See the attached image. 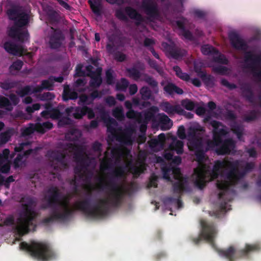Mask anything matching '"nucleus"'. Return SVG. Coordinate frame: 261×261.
Returning <instances> with one entry per match:
<instances>
[{
	"mask_svg": "<svg viewBox=\"0 0 261 261\" xmlns=\"http://www.w3.org/2000/svg\"><path fill=\"white\" fill-rule=\"evenodd\" d=\"M113 116L118 120H123L124 119V115L123 110L120 107H116L112 111Z\"/></svg>",
	"mask_w": 261,
	"mask_h": 261,
	"instance_id": "obj_55",
	"label": "nucleus"
},
{
	"mask_svg": "<svg viewBox=\"0 0 261 261\" xmlns=\"http://www.w3.org/2000/svg\"><path fill=\"white\" fill-rule=\"evenodd\" d=\"M16 93L21 97H23L25 95L35 93L33 92V89H32V86L29 85L23 87L20 90L17 91Z\"/></svg>",
	"mask_w": 261,
	"mask_h": 261,
	"instance_id": "obj_48",
	"label": "nucleus"
},
{
	"mask_svg": "<svg viewBox=\"0 0 261 261\" xmlns=\"http://www.w3.org/2000/svg\"><path fill=\"white\" fill-rule=\"evenodd\" d=\"M97 73L90 76V86L93 88H98L102 83V79L101 77V68H97Z\"/></svg>",
	"mask_w": 261,
	"mask_h": 261,
	"instance_id": "obj_31",
	"label": "nucleus"
},
{
	"mask_svg": "<svg viewBox=\"0 0 261 261\" xmlns=\"http://www.w3.org/2000/svg\"><path fill=\"white\" fill-rule=\"evenodd\" d=\"M182 19L184 20H186L184 17ZM176 24L178 29L181 31V35L185 39L190 41H193L194 40V37L192 33L189 30L186 29L185 21L177 20Z\"/></svg>",
	"mask_w": 261,
	"mask_h": 261,
	"instance_id": "obj_24",
	"label": "nucleus"
},
{
	"mask_svg": "<svg viewBox=\"0 0 261 261\" xmlns=\"http://www.w3.org/2000/svg\"><path fill=\"white\" fill-rule=\"evenodd\" d=\"M62 113L57 108H54L50 110V118L53 119H59L62 116Z\"/></svg>",
	"mask_w": 261,
	"mask_h": 261,
	"instance_id": "obj_64",
	"label": "nucleus"
},
{
	"mask_svg": "<svg viewBox=\"0 0 261 261\" xmlns=\"http://www.w3.org/2000/svg\"><path fill=\"white\" fill-rule=\"evenodd\" d=\"M232 132L236 135L239 140H242L244 131L243 126L237 123V121L232 122L230 125Z\"/></svg>",
	"mask_w": 261,
	"mask_h": 261,
	"instance_id": "obj_34",
	"label": "nucleus"
},
{
	"mask_svg": "<svg viewBox=\"0 0 261 261\" xmlns=\"http://www.w3.org/2000/svg\"><path fill=\"white\" fill-rule=\"evenodd\" d=\"M20 248L29 252L32 256L42 261H48L55 258V253L46 243L32 241L31 244H28L22 242L20 244Z\"/></svg>",
	"mask_w": 261,
	"mask_h": 261,
	"instance_id": "obj_5",
	"label": "nucleus"
},
{
	"mask_svg": "<svg viewBox=\"0 0 261 261\" xmlns=\"http://www.w3.org/2000/svg\"><path fill=\"white\" fill-rule=\"evenodd\" d=\"M35 131L38 132L37 124L30 123L28 127H25L22 130V135L23 136H28L33 134Z\"/></svg>",
	"mask_w": 261,
	"mask_h": 261,
	"instance_id": "obj_51",
	"label": "nucleus"
},
{
	"mask_svg": "<svg viewBox=\"0 0 261 261\" xmlns=\"http://www.w3.org/2000/svg\"><path fill=\"white\" fill-rule=\"evenodd\" d=\"M170 148L175 151L177 154H181L184 152V143L181 140L173 141L170 145Z\"/></svg>",
	"mask_w": 261,
	"mask_h": 261,
	"instance_id": "obj_39",
	"label": "nucleus"
},
{
	"mask_svg": "<svg viewBox=\"0 0 261 261\" xmlns=\"http://www.w3.org/2000/svg\"><path fill=\"white\" fill-rule=\"evenodd\" d=\"M246 68L250 69L253 77L261 82V54L256 55L251 51L246 52L244 56Z\"/></svg>",
	"mask_w": 261,
	"mask_h": 261,
	"instance_id": "obj_9",
	"label": "nucleus"
},
{
	"mask_svg": "<svg viewBox=\"0 0 261 261\" xmlns=\"http://www.w3.org/2000/svg\"><path fill=\"white\" fill-rule=\"evenodd\" d=\"M16 86V83L14 82H1L0 87L5 90H8L14 88Z\"/></svg>",
	"mask_w": 261,
	"mask_h": 261,
	"instance_id": "obj_62",
	"label": "nucleus"
},
{
	"mask_svg": "<svg viewBox=\"0 0 261 261\" xmlns=\"http://www.w3.org/2000/svg\"><path fill=\"white\" fill-rule=\"evenodd\" d=\"M129 153V150L122 149L120 147L114 148L111 150L112 158L115 159L116 162H120L122 158Z\"/></svg>",
	"mask_w": 261,
	"mask_h": 261,
	"instance_id": "obj_28",
	"label": "nucleus"
},
{
	"mask_svg": "<svg viewBox=\"0 0 261 261\" xmlns=\"http://www.w3.org/2000/svg\"><path fill=\"white\" fill-rule=\"evenodd\" d=\"M242 162L239 160L228 161L226 163L229 170L225 174L227 180L219 181L217 188L220 191L218 194V198L221 201L220 207L223 211L229 210L228 202L231 201L236 191L232 186L236 185L239 181L243 178L247 173L251 172L255 167L253 162H247L245 166L240 165Z\"/></svg>",
	"mask_w": 261,
	"mask_h": 261,
	"instance_id": "obj_2",
	"label": "nucleus"
},
{
	"mask_svg": "<svg viewBox=\"0 0 261 261\" xmlns=\"http://www.w3.org/2000/svg\"><path fill=\"white\" fill-rule=\"evenodd\" d=\"M114 72L111 69H108L106 71V83L108 85H112L115 83V77L114 75Z\"/></svg>",
	"mask_w": 261,
	"mask_h": 261,
	"instance_id": "obj_52",
	"label": "nucleus"
},
{
	"mask_svg": "<svg viewBox=\"0 0 261 261\" xmlns=\"http://www.w3.org/2000/svg\"><path fill=\"white\" fill-rule=\"evenodd\" d=\"M240 89L243 97L250 102H253L254 100V93L250 84L244 83L242 84Z\"/></svg>",
	"mask_w": 261,
	"mask_h": 261,
	"instance_id": "obj_21",
	"label": "nucleus"
},
{
	"mask_svg": "<svg viewBox=\"0 0 261 261\" xmlns=\"http://www.w3.org/2000/svg\"><path fill=\"white\" fill-rule=\"evenodd\" d=\"M54 86L53 82L50 76L47 80H42L40 86H38L33 88L34 93H40L43 90H52Z\"/></svg>",
	"mask_w": 261,
	"mask_h": 261,
	"instance_id": "obj_22",
	"label": "nucleus"
},
{
	"mask_svg": "<svg viewBox=\"0 0 261 261\" xmlns=\"http://www.w3.org/2000/svg\"><path fill=\"white\" fill-rule=\"evenodd\" d=\"M4 47L8 53L15 56H21L24 52V49L22 46L10 42H6L4 44Z\"/></svg>",
	"mask_w": 261,
	"mask_h": 261,
	"instance_id": "obj_20",
	"label": "nucleus"
},
{
	"mask_svg": "<svg viewBox=\"0 0 261 261\" xmlns=\"http://www.w3.org/2000/svg\"><path fill=\"white\" fill-rule=\"evenodd\" d=\"M164 91L168 95L173 96L175 94L181 95L183 90L172 83H168L163 88Z\"/></svg>",
	"mask_w": 261,
	"mask_h": 261,
	"instance_id": "obj_27",
	"label": "nucleus"
},
{
	"mask_svg": "<svg viewBox=\"0 0 261 261\" xmlns=\"http://www.w3.org/2000/svg\"><path fill=\"white\" fill-rule=\"evenodd\" d=\"M114 58L118 62H122L126 59V56L120 51H115L113 54Z\"/></svg>",
	"mask_w": 261,
	"mask_h": 261,
	"instance_id": "obj_63",
	"label": "nucleus"
},
{
	"mask_svg": "<svg viewBox=\"0 0 261 261\" xmlns=\"http://www.w3.org/2000/svg\"><path fill=\"white\" fill-rule=\"evenodd\" d=\"M258 116V111L255 110H250L248 111L246 114L243 115V120L245 122H250L256 120Z\"/></svg>",
	"mask_w": 261,
	"mask_h": 261,
	"instance_id": "obj_40",
	"label": "nucleus"
},
{
	"mask_svg": "<svg viewBox=\"0 0 261 261\" xmlns=\"http://www.w3.org/2000/svg\"><path fill=\"white\" fill-rule=\"evenodd\" d=\"M142 81L152 88L154 93L156 94L159 92L158 83L152 76L145 73L143 74Z\"/></svg>",
	"mask_w": 261,
	"mask_h": 261,
	"instance_id": "obj_33",
	"label": "nucleus"
},
{
	"mask_svg": "<svg viewBox=\"0 0 261 261\" xmlns=\"http://www.w3.org/2000/svg\"><path fill=\"white\" fill-rule=\"evenodd\" d=\"M48 45L51 49H57L60 48L65 37L62 30L51 27L48 33Z\"/></svg>",
	"mask_w": 261,
	"mask_h": 261,
	"instance_id": "obj_13",
	"label": "nucleus"
},
{
	"mask_svg": "<svg viewBox=\"0 0 261 261\" xmlns=\"http://www.w3.org/2000/svg\"><path fill=\"white\" fill-rule=\"evenodd\" d=\"M64 94L63 96V99L64 101H67L69 99L75 100L78 97L77 93L75 91H71L68 85L64 86Z\"/></svg>",
	"mask_w": 261,
	"mask_h": 261,
	"instance_id": "obj_38",
	"label": "nucleus"
},
{
	"mask_svg": "<svg viewBox=\"0 0 261 261\" xmlns=\"http://www.w3.org/2000/svg\"><path fill=\"white\" fill-rule=\"evenodd\" d=\"M37 124L38 132L42 134L44 133L46 130L51 129L53 127V124L49 121H46L42 123H38Z\"/></svg>",
	"mask_w": 261,
	"mask_h": 261,
	"instance_id": "obj_44",
	"label": "nucleus"
},
{
	"mask_svg": "<svg viewBox=\"0 0 261 261\" xmlns=\"http://www.w3.org/2000/svg\"><path fill=\"white\" fill-rule=\"evenodd\" d=\"M141 8L148 16L147 19L151 22L158 19L160 16L158 4L154 0H142Z\"/></svg>",
	"mask_w": 261,
	"mask_h": 261,
	"instance_id": "obj_12",
	"label": "nucleus"
},
{
	"mask_svg": "<svg viewBox=\"0 0 261 261\" xmlns=\"http://www.w3.org/2000/svg\"><path fill=\"white\" fill-rule=\"evenodd\" d=\"M8 6L6 13L8 19L14 21V25L8 29V35L16 41L24 42L29 38L28 30L22 29L29 22V15L18 4L11 3Z\"/></svg>",
	"mask_w": 261,
	"mask_h": 261,
	"instance_id": "obj_3",
	"label": "nucleus"
},
{
	"mask_svg": "<svg viewBox=\"0 0 261 261\" xmlns=\"http://www.w3.org/2000/svg\"><path fill=\"white\" fill-rule=\"evenodd\" d=\"M129 85L127 80L125 78H122L120 83H117L116 85V90L118 91H125Z\"/></svg>",
	"mask_w": 261,
	"mask_h": 261,
	"instance_id": "obj_56",
	"label": "nucleus"
},
{
	"mask_svg": "<svg viewBox=\"0 0 261 261\" xmlns=\"http://www.w3.org/2000/svg\"><path fill=\"white\" fill-rule=\"evenodd\" d=\"M113 168V160L111 158H106L100 163V169L101 170H110Z\"/></svg>",
	"mask_w": 261,
	"mask_h": 261,
	"instance_id": "obj_49",
	"label": "nucleus"
},
{
	"mask_svg": "<svg viewBox=\"0 0 261 261\" xmlns=\"http://www.w3.org/2000/svg\"><path fill=\"white\" fill-rule=\"evenodd\" d=\"M117 37L115 35H112L108 37L109 42L106 45V50L110 54H113L118 49L116 45Z\"/></svg>",
	"mask_w": 261,
	"mask_h": 261,
	"instance_id": "obj_35",
	"label": "nucleus"
},
{
	"mask_svg": "<svg viewBox=\"0 0 261 261\" xmlns=\"http://www.w3.org/2000/svg\"><path fill=\"white\" fill-rule=\"evenodd\" d=\"M188 146L190 150L194 152L195 161L199 165L207 160V156L204 155V143L201 138L189 139Z\"/></svg>",
	"mask_w": 261,
	"mask_h": 261,
	"instance_id": "obj_11",
	"label": "nucleus"
},
{
	"mask_svg": "<svg viewBox=\"0 0 261 261\" xmlns=\"http://www.w3.org/2000/svg\"><path fill=\"white\" fill-rule=\"evenodd\" d=\"M201 78L206 86L213 87L214 86V78L213 76L202 72L201 74Z\"/></svg>",
	"mask_w": 261,
	"mask_h": 261,
	"instance_id": "obj_47",
	"label": "nucleus"
},
{
	"mask_svg": "<svg viewBox=\"0 0 261 261\" xmlns=\"http://www.w3.org/2000/svg\"><path fill=\"white\" fill-rule=\"evenodd\" d=\"M229 161H221L220 160H217L215 162V164L213 168V170L215 171L216 172H218L221 173V176L223 177L224 179L223 180H227V179L225 177V174L227 171H222V168H225V169H229V168L227 166L226 163ZM222 180H218L216 183V186L217 187V184L219 181H222Z\"/></svg>",
	"mask_w": 261,
	"mask_h": 261,
	"instance_id": "obj_23",
	"label": "nucleus"
},
{
	"mask_svg": "<svg viewBox=\"0 0 261 261\" xmlns=\"http://www.w3.org/2000/svg\"><path fill=\"white\" fill-rule=\"evenodd\" d=\"M162 46L164 47L166 54L168 58L179 60L186 56V51L179 47L173 42L170 43L163 42Z\"/></svg>",
	"mask_w": 261,
	"mask_h": 261,
	"instance_id": "obj_14",
	"label": "nucleus"
},
{
	"mask_svg": "<svg viewBox=\"0 0 261 261\" xmlns=\"http://www.w3.org/2000/svg\"><path fill=\"white\" fill-rule=\"evenodd\" d=\"M200 165L201 166L200 168H196L194 171V174L195 175L194 184L199 189L202 190L205 186L206 174L208 173L210 175L212 179H215L218 177L220 174L221 175V173L213 170H207L206 165L204 163Z\"/></svg>",
	"mask_w": 261,
	"mask_h": 261,
	"instance_id": "obj_10",
	"label": "nucleus"
},
{
	"mask_svg": "<svg viewBox=\"0 0 261 261\" xmlns=\"http://www.w3.org/2000/svg\"><path fill=\"white\" fill-rule=\"evenodd\" d=\"M222 137H221V142L216 149V152L218 155L229 154L231 150L235 148L236 143L231 138L223 140Z\"/></svg>",
	"mask_w": 261,
	"mask_h": 261,
	"instance_id": "obj_18",
	"label": "nucleus"
},
{
	"mask_svg": "<svg viewBox=\"0 0 261 261\" xmlns=\"http://www.w3.org/2000/svg\"><path fill=\"white\" fill-rule=\"evenodd\" d=\"M260 248V245L256 243L246 244L244 249L238 250L230 246L226 249H219L217 251L220 256L225 257L228 261H235L237 258L247 257L250 252L259 251Z\"/></svg>",
	"mask_w": 261,
	"mask_h": 261,
	"instance_id": "obj_6",
	"label": "nucleus"
},
{
	"mask_svg": "<svg viewBox=\"0 0 261 261\" xmlns=\"http://www.w3.org/2000/svg\"><path fill=\"white\" fill-rule=\"evenodd\" d=\"M172 187L174 193L178 195V199L175 205H176L178 208H180L182 206L180 195L184 191L188 190V181L187 178H183L173 183Z\"/></svg>",
	"mask_w": 261,
	"mask_h": 261,
	"instance_id": "obj_17",
	"label": "nucleus"
},
{
	"mask_svg": "<svg viewBox=\"0 0 261 261\" xmlns=\"http://www.w3.org/2000/svg\"><path fill=\"white\" fill-rule=\"evenodd\" d=\"M125 174V167L119 166L108 174V180L103 187L110 191L109 196L107 199L98 200V203L91 206V192L86 194V197L83 200L74 203L75 209L69 207L68 200L61 201L62 193L58 187L51 186L47 190L48 195L45 197L47 203L42 206V209L50 208V215L42 219V222L48 224L54 222H66L69 220L75 210L83 212L87 217L99 218L106 216L109 206H119L122 202L124 193L117 180Z\"/></svg>",
	"mask_w": 261,
	"mask_h": 261,
	"instance_id": "obj_1",
	"label": "nucleus"
},
{
	"mask_svg": "<svg viewBox=\"0 0 261 261\" xmlns=\"http://www.w3.org/2000/svg\"><path fill=\"white\" fill-rule=\"evenodd\" d=\"M198 130H200V129L196 127H190L188 129L187 134L188 140L199 138L196 136Z\"/></svg>",
	"mask_w": 261,
	"mask_h": 261,
	"instance_id": "obj_61",
	"label": "nucleus"
},
{
	"mask_svg": "<svg viewBox=\"0 0 261 261\" xmlns=\"http://www.w3.org/2000/svg\"><path fill=\"white\" fill-rule=\"evenodd\" d=\"M158 111L159 109L156 106H151L144 112L143 120L147 122L151 120H154L155 115Z\"/></svg>",
	"mask_w": 261,
	"mask_h": 261,
	"instance_id": "obj_32",
	"label": "nucleus"
},
{
	"mask_svg": "<svg viewBox=\"0 0 261 261\" xmlns=\"http://www.w3.org/2000/svg\"><path fill=\"white\" fill-rule=\"evenodd\" d=\"M72 146V149L76 151L75 154V157L77 160H81V164L75 166L74 168V172L75 174L79 176L80 178L83 177L82 173L83 169L85 167L84 165V160L83 159V154L85 152V149L82 146L79 145L70 144Z\"/></svg>",
	"mask_w": 261,
	"mask_h": 261,
	"instance_id": "obj_16",
	"label": "nucleus"
},
{
	"mask_svg": "<svg viewBox=\"0 0 261 261\" xmlns=\"http://www.w3.org/2000/svg\"><path fill=\"white\" fill-rule=\"evenodd\" d=\"M181 104L183 107L189 111L193 110L196 105V103L189 99L182 100L181 102Z\"/></svg>",
	"mask_w": 261,
	"mask_h": 261,
	"instance_id": "obj_57",
	"label": "nucleus"
},
{
	"mask_svg": "<svg viewBox=\"0 0 261 261\" xmlns=\"http://www.w3.org/2000/svg\"><path fill=\"white\" fill-rule=\"evenodd\" d=\"M24 156L22 153H18L13 162L14 167L15 169L18 168L24 164V161L23 159Z\"/></svg>",
	"mask_w": 261,
	"mask_h": 261,
	"instance_id": "obj_58",
	"label": "nucleus"
},
{
	"mask_svg": "<svg viewBox=\"0 0 261 261\" xmlns=\"http://www.w3.org/2000/svg\"><path fill=\"white\" fill-rule=\"evenodd\" d=\"M202 227L199 235L196 238H193L192 240L195 244H198L202 240H204L210 243L212 245H214V240L217 231L216 228L212 223H208L205 220L200 222Z\"/></svg>",
	"mask_w": 261,
	"mask_h": 261,
	"instance_id": "obj_8",
	"label": "nucleus"
},
{
	"mask_svg": "<svg viewBox=\"0 0 261 261\" xmlns=\"http://www.w3.org/2000/svg\"><path fill=\"white\" fill-rule=\"evenodd\" d=\"M159 123L164 129H169L172 126L171 120L164 113L159 114Z\"/></svg>",
	"mask_w": 261,
	"mask_h": 261,
	"instance_id": "obj_30",
	"label": "nucleus"
},
{
	"mask_svg": "<svg viewBox=\"0 0 261 261\" xmlns=\"http://www.w3.org/2000/svg\"><path fill=\"white\" fill-rule=\"evenodd\" d=\"M229 39L232 47L238 50L245 52V54L248 49V44L240 37L239 35L235 32H231L228 34Z\"/></svg>",
	"mask_w": 261,
	"mask_h": 261,
	"instance_id": "obj_15",
	"label": "nucleus"
},
{
	"mask_svg": "<svg viewBox=\"0 0 261 261\" xmlns=\"http://www.w3.org/2000/svg\"><path fill=\"white\" fill-rule=\"evenodd\" d=\"M21 201L25 203L21 205L22 209L19 213V217L17 219L16 224L13 227L14 231L20 237L29 233L31 227L35 230L36 227V219L38 216L37 213L33 207L35 204L33 198L23 197Z\"/></svg>",
	"mask_w": 261,
	"mask_h": 261,
	"instance_id": "obj_4",
	"label": "nucleus"
},
{
	"mask_svg": "<svg viewBox=\"0 0 261 261\" xmlns=\"http://www.w3.org/2000/svg\"><path fill=\"white\" fill-rule=\"evenodd\" d=\"M141 95V98L144 100H148L151 99L152 96V92L147 86L142 87L139 91Z\"/></svg>",
	"mask_w": 261,
	"mask_h": 261,
	"instance_id": "obj_43",
	"label": "nucleus"
},
{
	"mask_svg": "<svg viewBox=\"0 0 261 261\" xmlns=\"http://www.w3.org/2000/svg\"><path fill=\"white\" fill-rule=\"evenodd\" d=\"M126 72L128 74L129 76L135 81H138L141 77L140 72L135 67L127 68Z\"/></svg>",
	"mask_w": 261,
	"mask_h": 261,
	"instance_id": "obj_46",
	"label": "nucleus"
},
{
	"mask_svg": "<svg viewBox=\"0 0 261 261\" xmlns=\"http://www.w3.org/2000/svg\"><path fill=\"white\" fill-rule=\"evenodd\" d=\"M129 169L134 176L137 177L146 170V168L145 163L141 162L139 166L131 165Z\"/></svg>",
	"mask_w": 261,
	"mask_h": 261,
	"instance_id": "obj_36",
	"label": "nucleus"
},
{
	"mask_svg": "<svg viewBox=\"0 0 261 261\" xmlns=\"http://www.w3.org/2000/svg\"><path fill=\"white\" fill-rule=\"evenodd\" d=\"M139 117L137 119L138 123L141 124L140 126V130L142 133H145L147 129V124L148 122L143 120V117L141 113H139Z\"/></svg>",
	"mask_w": 261,
	"mask_h": 261,
	"instance_id": "obj_59",
	"label": "nucleus"
},
{
	"mask_svg": "<svg viewBox=\"0 0 261 261\" xmlns=\"http://www.w3.org/2000/svg\"><path fill=\"white\" fill-rule=\"evenodd\" d=\"M23 65V62L21 60H17L10 66L9 70L10 71L13 70L19 71L22 68Z\"/></svg>",
	"mask_w": 261,
	"mask_h": 261,
	"instance_id": "obj_60",
	"label": "nucleus"
},
{
	"mask_svg": "<svg viewBox=\"0 0 261 261\" xmlns=\"http://www.w3.org/2000/svg\"><path fill=\"white\" fill-rule=\"evenodd\" d=\"M148 63L150 67L155 69L161 76H163L164 75V71L163 68L160 66L155 60L149 59L148 61Z\"/></svg>",
	"mask_w": 261,
	"mask_h": 261,
	"instance_id": "obj_50",
	"label": "nucleus"
},
{
	"mask_svg": "<svg viewBox=\"0 0 261 261\" xmlns=\"http://www.w3.org/2000/svg\"><path fill=\"white\" fill-rule=\"evenodd\" d=\"M81 135L80 131L76 128H72L67 133L65 137L67 139L71 141H76Z\"/></svg>",
	"mask_w": 261,
	"mask_h": 261,
	"instance_id": "obj_45",
	"label": "nucleus"
},
{
	"mask_svg": "<svg viewBox=\"0 0 261 261\" xmlns=\"http://www.w3.org/2000/svg\"><path fill=\"white\" fill-rule=\"evenodd\" d=\"M176 76L181 80L188 82L190 80V76L187 73L183 72L181 68L178 66H174L173 67Z\"/></svg>",
	"mask_w": 261,
	"mask_h": 261,
	"instance_id": "obj_42",
	"label": "nucleus"
},
{
	"mask_svg": "<svg viewBox=\"0 0 261 261\" xmlns=\"http://www.w3.org/2000/svg\"><path fill=\"white\" fill-rule=\"evenodd\" d=\"M116 140L120 144L125 145H132L133 140L132 138V133L127 130L125 133L116 136Z\"/></svg>",
	"mask_w": 261,
	"mask_h": 261,
	"instance_id": "obj_25",
	"label": "nucleus"
},
{
	"mask_svg": "<svg viewBox=\"0 0 261 261\" xmlns=\"http://www.w3.org/2000/svg\"><path fill=\"white\" fill-rule=\"evenodd\" d=\"M0 108L11 110L12 107L10 100L6 97L0 96Z\"/></svg>",
	"mask_w": 261,
	"mask_h": 261,
	"instance_id": "obj_54",
	"label": "nucleus"
},
{
	"mask_svg": "<svg viewBox=\"0 0 261 261\" xmlns=\"http://www.w3.org/2000/svg\"><path fill=\"white\" fill-rule=\"evenodd\" d=\"M50 157L54 160L60 163L62 166L66 167L67 165L65 162V155L62 152L59 151H53L51 152Z\"/></svg>",
	"mask_w": 261,
	"mask_h": 261,
	"instance_id": "obj_37",
	"label": "nucleus"
},
{
	"mask_svg": "<svg viewBox=\"0 0 261 261\" xmlns=\"http://www.w3.org/2000/svg\"><path fill=\"white\" fill-rule=\"evenodd\" d=\"M88 3L94 14L98 16L101 15L102 8L101 0H88Z\"/></svg>",
	"mask_w": 261,
	"mask_h": 261,
	"instance_id": "obj_29",
	"label": "nucleus"
},
{
	"mask_svg": "<svg viewBox=\"0 0 261 261\" xmlns=\"http://www.w3.org/2000/svg\"><path fill=\"white\" fill-rule=\"evenodd\" d=\"M213 127V140H207L206 145L204 144V155L208 150L214 149L216 147H218L221 142V137L226 136L227 134L226 126L221 122L212 120L210 122Z\"/></svg>",
	"mask_w": 261,
	"mask_h": 261,
	"instance_id": "obj_7",
	"label": "nucleus"
},
{
	"mask_svg": "<svg viewBox=\"0 0 261 261\" xmlns=\"http://www.w3.org/2000/svg\"><path fill=\"white\" fill-rule=\"evenodd\" d=\"M161 109L169 115L178 114L180 107L178 105L173 106L168 101L162 102L160 105Z\"/></svg>",
	"mask_w": 261,
	"mask_h": 261,
	"instance_id": "obj_26",
	"label": "nucleus"
},
{
	"mask_svg": "<svg viewBox=\"0 0 261 261\" xmlns=\"http://www.w3.org/2000/svg\"><path fill=\"white\" fill-rule=\"evenodd\" d=\"M73 117L76 119H81L85 115V106L82 107H76L74 108Z\"/></svg>",
	"mask_w": 261,
	"mask_h": 261,
	"instance_id": "obj_53",
	"label": "nucleus"
},
{
	"mask_svg": "<svg viewBox=\"0 0 261 261\" xmlns=\"http://www.w3.org/2000/svg\"><path fill=\"white\" fill-rule=\"evenodd\" d=\"M201 51L204 55H218L219 53L218 49L208 44H205L202 46Z\"/></svg>",
	"mask_w": 261,
	"mask_h": 261,
	"instance_id": "obj_41",
	"label": "nucleus"
},
{
	"mask_svg": "<svg viewBox=\"0 0 261 261\" xmlns=\"http://www.w3.org/2000/svg\"><path fill=\"white\" fill-rule=\"evenodd\" d=\"M124 10L125 13L130 19L136 20L135 24L137 26L140 25L142 22H144V18L142 15L134 8L130 6H127Z\"/></svg>",
	"mask_w": 261,
	"mask_h": 261,
	"instance_id": "obj_19",
	"label": "nucleus"
}]
</instances>
